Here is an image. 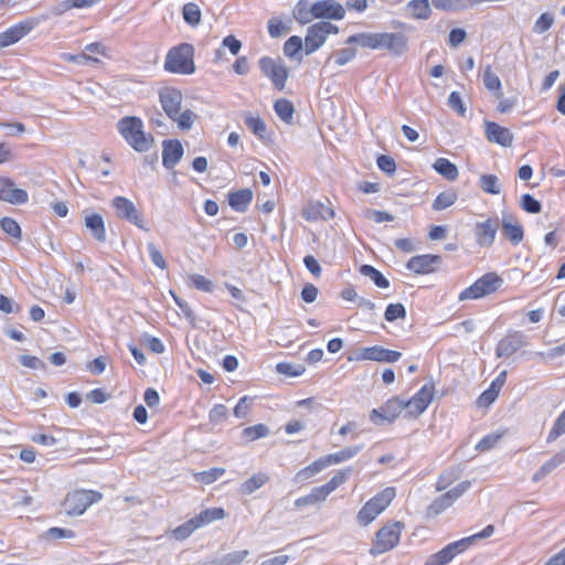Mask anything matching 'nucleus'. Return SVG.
I'll return each mask as SVG.
<instances>
[{
    "instance_id": "1",
    "label": "nucleus",
    "mask_w": 565,
    "mask_h": 565,
    "mask_svg": "<svg viewBox=\"0 0 565 565\" xmlns=\"http://www.w3.org/2000/svg\"><path fill=\"white\" fill-rule=\"evenodd\" d=\"M408 36L403 32H361L350 35L345 44H356L370 50H386L393 56L408 51Z\"/></svg>"
},
{
    "instance_id": "2",
    "label": "nucleus",
    "mask_w": 565,
    "mask_h": 565,
    "mask_svg": "<svg viewBox=\"0 0 565 565\" xmlns=\"http://www.w3.org/2000/svg\"><path fill=\"white\" fill-rule=\"evenodd\" d=\"M117 128L126 142L138 152L148 151L152 143L153 137L146 135L143 124L139 117L127 116L118 120Z\"/></svg>"
},
{
    "instance_id": "3",
    "label": "nucleus",
    "mask_w": 565,
    "mask_h": 565,
    "mask_svg": "<svg viewBox=\"0 0 565 565\" xmlns=\"http://www.w3.org/2000/svg\"><path fill=\"white\" fill-rule=\"evenodd\" d=\"M164 71L172 74L191 75L195 72L194 46L181 43L171 47L164 60Z\"/></svg>"
},
{
    "instance_id": "4",
    "label": "nucleus",
    "mask_w": 565,
    "mask_h": 565,
    "mask_svg": "<svg viewBox=\"0 0 565 565\" xmlns=\"http://www.w3.org/2000/svg\"><path fill=\"white\" fill-rule=\"evenodd\" d=\"M352 471L351 467H345L339 470L327 483L316 487L309 494L298 498L295 501V507L301 508L305 505H313L318 502L324 501L330 493L347 481Z\"/></svg>"
},
{
    "instance_id": "5",
    "label": "nucleus",
    "mask_w": 565,
    "mask_h": 565,
    "mask_svg": "<svg viewBox=\"0 0 565 565\" xmlns=\"http://www.w3.org/2000/svg\"><path fill=\"white\" fill-rule=\"evenodd\" d=\"M395 497V489L393 487L385 488L376 495L371 498L359 511L356 519L363 526L373 522L379 514H381L392 502Z\"/></svg>"
},
{
    "instance_id": "6",
    "label": "nucleus",
    "mask_w": 565,
    "mask_h": 565,
    "mask_svg": "<svg viewBox=\"0 0 565 565\" xmlns=\"http://www.w3.org/2000/svg\"><path fill=\"white\" fill-rule=\"evenodd\" d=\"M103 494L95 490H76L68 493L63 501L67 515H82L88 507L102 500Z\"/></svg>"
},
{
    "instance_id": "7",
    "label": "nucleus",
    "mask_w": 565,
    "mask_h": 565,
    "mask_svg": "<svg viewBox=\"0 0 565 565\" xmlns=\"http://www.w3.org/2000/svg\"><path fill=\"white\" fill-rule=\"evenodd\" d=\"M502 282V278L499 277L495 273L484 274L482 277L477 279L471 286L463 289L459 294L458 299L460 301L480 299L484 296H488L497 291Z\"/></svg>"
},
{
    "instance_id": "8",
    "label": "nucleus",
    "mask_w": 565,
    "mask_h": 565,
    "mask_svg": "<svg viewBox=\"0 0 565 565\" xmlns=\"http://www.w3.org/2000/svg\"><path fill=\"white\" fill-rule=\"evenodd\" d=\"M402 527L401 522L382 526L375 535L370 553L377 556L394 548L399 542Z\"/></svg>"
},
{
    "instance_id": "9",
    "label": "nucleus",
    "mask_w": 565,
    "mask_h": 565,
    "mask_svg": "<svg viewBox=\"0 0 565 565\" xmlns=\"http://www.w3.org/2000/svg\"><path fill=\"white\" fill-rule=\"evenodd\" d=\"M338 26L328 21H320L310 25L305 38V52L307 55L312 54L320 49L329 34H337Z\"/></svg>"
},
{
    "instance_id": "10",
    "label": "nucleus",
    "mask_w": 565,
    "mask_h": 565,
    "mask_svg": "<svg viewBox=\"0 0 565 565\" xmlns=\"http://www.w3.org/2000/svg\"><path fill=\"white\" fill-rule=\"evenodd\" d=\"M262 73L268 77L277 90H282L286 86L289 72L280 58L263 56L258 61Z\"/></svg>"
},
{
    "instance_id": "11",
    "label": "nucleus",
    "mask_w": 565,
    "mask_h": 565,
    "mask_svg": "<svg viewBox=\"0 0 565 565\" xmlns=\"http://www.w3.org/2000/svg\"><path fill=\"white\" fill-rule=\"evenodd\" d=\"M403 409H407L405 399L395 396L386 401L380 408L372 409L370 420L377 426L383 425L385 422L393 423Z\"/></svg>"
},
{
    "instance_id": "12",
    "label": "nucleus",
    "mask_w": 565,
    "mask_h": 565,
    "mask_svg": "<svg viewBox=\"0 0 565 565\" xmlns=\"http://www.w3.org/2000/svg\"><path fill=\"white\" fill-rule=\"evenodd\" d=\"M111 206L116 211V215L119 218L130 222L138 228L148 231V228L145 226L141 213L136 209L132 201L125 196L118 195L113 199Z\"/></svg>"
},
{
    "instance_id": "13",
    "label": "nucleus",
    "mask_w": 565,
    "mask_h": 565,
    "mask_svg": "<svg viewBox=\"0 0 565 565\" xmlns=\"http://www.w3.org/2000/svg\"><path fill=\"white\" fill-rule=\"evenodd\" d=\"M36 25L33 19L20 21L0 33V47H8L28 35Z\"/></svg>"
},
{
    "instance_id": "14",
    "label": "nucleus",
    "mask_w": 565,
    "mask_h": 565,
    "mask_svg": "<svg viewBox=\"0 0 565 565\" xmlns=\"http://www.w3.org/2000/svg\"><path fill=\"white\" fill-rule=\"evenodd\" d=\"M467 542L468 541L458 540L449 543L437 553L429 555L424 565H446L450 563L458 554L467 550Z\"/></svg>"
},
{
    "instance_id": "15",
    "label": "nucleus",
    "mask_w": 565,
    "mask_h": 565,
    "mask_svg": "<svg viewBox=\"0 0 565 565\" xmlns=\"http://www.w3.org/2000/svg\"><path fill=\"white\" fill-rule=\"evenodd\" d=\"M440 264L439 255L423 254L411 257L406 263V268L417 275H426L436 271Z\"/></svg>"
},
{
    "instance_id": "16",
    "label": "nucleus",
    "mask_w": 565,
    "mask_h": 565,
    "mask_svg": "<svg viewBox=\"0 0 565 565\" xmlns=\"http://www.w3.org/2000/svg\"><path fill=\"white\" fill-rule=\"evenodd\" d=\"M499 218H487L483 222L476 223L475 236L476 242L481 247H490L493 245L497 232L499 230Z\"/></svg>"
},
{
    "instance_id": "17",
    "label": "nucleus",
    "mask_w": 565,
    "mask_h": 565,
    "mask_svg": "<svg viewBox=\"0 0 565 565\" xmlns=\"http://www.w3.org/2000/svg\"><path fill=\"white\" fill-rule=\"evenodd\" d=\"M402 356L398 351L385 349L381 345H373L361 349L358 360H369L382 363H394L397 362Z\"/></svg>"
},
{
    "instance_id": "18",
    "label": "nucleus",
    "mask_w": 565,
    "mask_h": 565,
    "mask_svg": "<svg viewBox=\"0 0 565 565\" xmlns=\"http://www.w3.org/2000/svg\"><path fill=\"white\" fill-rule=\"evenodd\" d=\"M312 11L316 19L341 20L345 15L344 7L334 0H319L312 3Z\"/></svg>"
},
{
    "instance_id": "19",
    "label": "nucleus",
    "mask_w": 565,
    "mask_h": 565,
    "mask_svg": "<svg viewBox=\"0 0 565 565\" xmlns=\"http://www.w3.org/2000/svg\"><path fill=\"white\" fill-rule=\"evenodd\" d=\"M29 200L28 192L15 188L10 178L0 177V201L11 204H24Z\"/></svg>"
},
{
    "instance_id": "20",
    "label": "nucleus",
    "mask_w": 565,
    "mask_h": 565,
    "mask_svg": "<svg viewBox=\"0 0 565 565\" xmlns=\"http://www.w3.org/2000/svg\"><path fill=\"white\" fill-rule=\"evenodd\" d=\"M160 104L167 114L172 119L181 110L182 94L179 89L173 87H166L159 92Z\"/></svg>"
},
{
    "instance_id": "21",
    "label": "nucleus",
    "mask_w": 565,
    "mask_h": 565,
    "mask_svg": "<svg viewBox=\"0 0 565 565\" xmlns=\"http://www.w3.org/2000/svg\"><path fill=\"white\" fill-rule=\"evenodd\" d=\"M434 384L424 385L412 398L405 401L412 415L423 414L433 401Z\"/></svg>"
},
{
    "instance_id": "22",
    "label": "nucleus",
    "mask_w": 565,
    "mask_h": 565,
    "mask_svg": "<svg viewBox=\"0 0 565 565\" xmlns=\"http://www.w3.org/2000/svg\"><path fill=\"white\" fill-rule=\"evenodd\" d=\"M525 344V337L521 332H511L499 341L495 354L498 358H509Z\"/></svg>"
},
{
    "instance_id": "23",
    "label": "nucleus",
    "mask_w": 565,
    "mask_h": 565,
    "mask_svg": "<svg viewBox=\"0 0 565 565\" xmlns=\"http://www.w3.org/2000/svg\"><path fill=\"white\" fill-rule=\"evenodd\" d=\"M183 146L178 139H167L162 142V164L167 169H173L182 159Z\"/></svg>"
},
{
    "instance_id": "24",
    "label": "nucleus",
    "mask_w": 565,
    "mask_h": 565,
    "mask_svg": "<svg viewBox=\"0 0 565 565\" xmlns=\"http://www.w3.org/2000/svg\"><path fill=\"white\" fill-rule=\"evenodd\" d=\"M484 134L490 142L498 143L502 147H511L513 143L514 137L510 129L497 122L484 121Z\"/></svg>"
},
{
    "instance_id": "25",
    "label": "nucleus",
    "mask_w": 565,
    "mask_h": 565,
    "mask_svg": "<svg viewBox=\"0 0 565 565\" xmlns=\"http://www.w3.org/2000/svg\"><path fill=\"white\" fill-rule=\"evenodd\" d=\"M501 228L504 237L508 238L514 246L522 242L524 237L523 226L519 223L514 215L503 213L501 220Z\"/></svg>"
},
{
    "instance_id": "26",
    "label": "nucleus",
    "mask_w": 565,
    "mask_h": 565,
    "mask_svg": "<svg viewBox=\"0 0 565 565\" xmlns=\"http://www.w3.org/2000/svg\"><path fill=\"white\" fill-rule=\"evenodd\" d=\"M302 216L309 222L318 220L327 221L334 216V212L328 204L320 201H313L309 202L302 210Z\"/></svg>"
},
{
    "instance_id": "27",
    "label": "nucleus",
    "mask_w": 565,
    "mask_h": 565,
    "mask_svg": "<svg viewBox=\"0 0 565 565\" xmlns=\"http://www.w3.org/2000/svg\"><path fill=\"white\" fill-rule=\"evenodd\" d=\"M84 224L86 228L90 232L92 236L99 243L106 242V228L105 222L100 214L90 213L85 215Z\"/></svg>"
},
{
    "instance_id": "28",
    "label": "nucleus",
    "mask_w": 565,
    "mask_h": 565,
    "mask_svg": "<svg viewBox=\"0 0 565 565\" xmlns=\"http://www.w3.org/2000/svg\"><path fill=\"white\" fill-rule=\"evenodd\" d=\"M253 199V192L249 189H242L228 194V204L236 212H245Z\"/></svg>"
},
{
    "instance_id": "29",
    "label": "nucleus",
    "mask_w": 565,
    "mask_h": 565,
    "mask_svg": "<svg viewBox=\"0 0 565 565\" xmlns=\"http://www.w3.org/2000/svg\"><path fill=\"white\" fill-rule=\"evenodd\" d=\"M362 449L363 445L345 447L338 452L324 456V461L328 466L332 463H340L355 457Z\"/></svg>"
},
{
    "instance_id": "30",
    "label": "nucleus",
    "mask_w": 565,
    "mask_h": 565,
    "mask_svg": "<svg viewBox=\"0 0 565 565\" xmlns=\"http://www.w3.org/2000/svg\"><path fill=\"white\" fill-rule=\"evenodd\" d=\"M433 168L448 181H455L459 174L457 166L446 158H438Z\"/></svg>"
},
{
    "instance_id": "31",
    "label": "nucleus",
    "mask_w": 565,
    "mask_h": 565,
    "mask_svg": "<svg viewBox=\"0 0 565 565\" xmlns=\"http://www.w3.org/2000/svg\"><path fill=\"white\" fill-rule=\"evenodd\" d=\"M269 480V477L265 472H258L253 475L250 478L245 480L241 487L239 492L245 495H249L254 493L256 490L266 484Z\"/></svg>"
},
{
    "instance_id": "32",
    "label": "nucleus",
    "mask_w": 565,
    "mask_h": 565,
    "mask_svg": "<svg viewBox=\"0 0 565 565\" xmlns=\"http://www.w3.org/2000/svg\"><path fill=\"white\" fill-rule=\"evenodd\" d=\"M433 6L443 11L458 12L473 7L472 0H431Z\"/></svg>"
},
{
    "instance_id": "33",
    "label": "nucleus",
    "mask_w": 565,
    "mask_h": 565,
    "mask_svg": "<svg viewBox=\"0 0 565 565\" xmlns=\"http://www.w3.org/2000/svg\"><path fill=\"white\" fill-rule=\"evenodd\" d=\"M407 10L413 19L427 20L431 14L428 0H411Z\"/></svg>"
},
{
    "instance_id": "34",
    "label": "nucleus",
    "mask_w": 565,
    "mask_h": 565,
    "mask_svg": "<svg viewBox=\"0 0 565 565\" xmlns=\"http://www.w3.org/2000/svg\"><path fill=\"white\" fill-rule=\"evenodd\" d=\"M312 4H310L307 0H299L297 4L294 8V18L297 22L300 24H307L311 22L313 19H316V15H313Z\"/></svg>"
},
{
    "instance_id": "35",
    "label": "nucleus",
    "mask_w": 565,
    "mask_h": 565,
    "mask_svg": "<svg viewBox=\"0 0 565 565\" xmlns=\"http://www.w3.org/2000/svg\"><path fill=\"white\" fill-rule=\"evenodd\" d=\"M274 109L281 121L291 124L295 114V107L290 100L286 98L276 100L274 104Z\"/></svg>"
},
{
    "instance_id": "36",
    "label": "nucleus",
    "mask_w": 565,
    "mask_h": 565,
    "mask_svg": "<svg viewBox=\"0 0 565 565\" xmlns=\"http://www.w3.org/2000/svg\"><path fill=\"white\" fill-rule=\"evenodd\" d=\"M224 516L225 511L223 508H211L201 511L194 519L199 527H202L213 521L222 520Z\"/></svg>"
},
{
    "instance_id": "37",
    "label": "nucleus",
    "mask_w": 565,
    "mask_h": 565,
    "mask_svg": "<svg viewBox=\"0 0 565 565\" xmlns=\"http://www.w3.org/2000/svg\"><path fill=\"white\" fill-rule=\"evenodd\" d=\"M359 271L361 275L369 277L379 288L390 287L388 279L385 278L383 274L372 265L364 264L360 267Z\"/></svg>"
},
{
    "instance_id": "38",
    "label": "nucleus",
    "mask_w": 565,
    "mask_h": 565,
    "mask_svg": "<svg viewBox=\"0 0 565 565\" xmlns=\"http://www.w3.org/2000/svg\"><path fill=\"white\" fill-rule=\"evenodd\" d=\"M452 504L446 493L436 498L426 510V518L434 519Z\"/></svg>"
},
{
    "instance_id": "39",
    "label": "nucleus",
    "mask_w": 565,
    "mask_h": 565,
    "mask_svg": "<svg viewBox=\"0 0 565 565\" xmlns=\"http://www.w3.org/2000/svg\"><path fill=\"white\" fill-rule=\"evenodd\" d=\"M457 193L455 191L448 190L440 192L431 204V209L434 211H441L449 206H451L457 201Z\"/></svg>"
},
{
    "instance_id": "40",
    "label": "nucleus",
    "mask_w": 565,
    "mask_h": 565,
    "mask_svg": "<svg viewBox=\"0 0 565 565\" xmlns=\"http://www.w3.org/2000/svg\"><path fill=\"white\" fill-rule=\"evenodd\" d=\"M303 47V43L300 36L292 35L290 36L284 44V54L290 58H296L298 61L301 60V56H298L300 51Z\"/></svg>"
},
{
    "instance_id": "41",
    "label": "nucleus",
    "mask_w": 565,
    "mask_h": 565,
    "mask_svg": "<svg viewBox=\"0 0 565 565\" xmlns=\"http://www.w3.org/2000/svg\"><path fill=\"white\" fill-rule=\"evenodd\" d=\"M269 435V428L265 424H256L249 427H246L242 431V437L246 441H254L259 438L267 437Z\"/></svg>"
},
{
    "instance_id": "42",
    "label": "nucleus",
    "mask_w": 565,
    "mask_h": 565,
    "mask_svg": "<svg viewBox=\"0 0 565 565\" xmlns=\"http://www.w3.org/2000/svg\"><path fill=\"white\" fill-rule=\"evenodd\" d=\"M479 186L489 194H500L501 192L499 179L494 174H482L479 179Z\"/></svg>"
},
{
    "instance_id": "43",
    "label": "nucleus",
    "mask_w": 565,
    "mask_h": 565,
    "mask_svg": "<svg viewBox=\"0 0 565 565\" xmlns=\"http://www.w3.org/2000/svg\"><path fill=\"white\" fill-rule=\"evenodd\" d=\"M483 84L489 90L495 92L498 98L502 97L501 81L498 75L492 72L491 66H488L484 71Z\"/></svg>"
},
{
    "instance_id": "44",
    "label": "nucleus",
    "mask_w": 565,
    "mask_h": 565,
    "mask_svg": "<svg viewBox=\"0 0 565 565\" xmlns=\"http://www.w3.org/2000/svg\"><path fill=\"white\" fill-rule=\"evenodd\" d=\"M182 14L184 21L191 26L198 25L201 21V10L199 6L193 2L183 6Z\"/></svg>"
},
{
    "instance_id": "45",
    "label": "nucleus",
    "mask_w": 565,
    "mask_h": 565,
    "mask_svg": "<svg viewBox=\"0 0 565 565\" xmlns=\"http://www.w3.org/2000/svg\"><path fill=\"white\" fill-rule=\"evenodd\" d=\"M244 124L253 131L255 136L263 139L266 132V124L260 117H254L252 114H246Z\"/></svg>"
},
{
    "instance_id": "46",
    "label": "nucleus",
    "mask_w": 565,
    "mask_h": 565,
    "mask_svg": "<svg viewBox=\"0 0 565 565\" xmlns=\"http://www.w3.org/2000/svg\"><path fill=\"white\" fill-rule=\"evenodd\" d=\"M198 118L196 114L190 109L179 111L178 115L171 120L175 121L178 128L181 130H190Z\"/></svg>"
},
{
    "instance_id": "47",
    "label": "nucleus",
    "mask_w": 565,
    "mask_h": 565,
    "mask_svg": "<svg viewBox=\"0 0 565 565\" xmlns=\"http://www.w3.org/2000/svg\"><path fill=\"white\" fill-rule=\"evenodd\" d=\"M0 226H1L2 231L4 233H7L8 235H10L11 237L21 239L22 231H21L19 223L14 218H12L10 216L2 217L0 220Z\"/></svg>"
},
{
    "instance_id": "48",
    "label": "nucleus",
    "mask_w": 565,
    "mask_h": 565,
    "mask_svg": "<svg viewBox=\"0 0 565 565\" xmlns=\"http://www.w3.org/2000/svg\"><path fill=\"white\" fill-rule=\"evenodd\" d=\"M224 473V468L214 467L209 470L198 472L195 475V480L204 484H211L221 478Z\"/></svg>"
},
{
    "instance_id": "49",
    "label": "nucleus",
    "mask_w": 565,
    "mask_h": 565,
    "mask_svg": "<svg viewBox=\"0 0 565 565\" xmlns=\"http://www.w3.org/2000/svg\"><path fill=\"white\" fill-rule=\"evenodd\" d=\"M188 280L192 287L204 292H212L214 285L212 280L205 278L199 274H191L188 276Z\"/></svg>"
},
{
    "instance_id": "50",
    "label": "nucleus",
    "mask_w": 565,
    "mask_h": 565,
    "mask_svg": "<svg viewBox=\"0 0 565 565\" xmlns=\"http://www.w3.org/2000/svg\"><path fill=\"white\" fill-rule=\"evenodd\" d=\"M196 529H199V525L195 522V519L192 518L191 520H188L183 524L175 527L173 530V536L177 540L182 541L188 539Z\"/></svg>"
},
{
    "instance_id": "51",
    "label": "nucleus",
    "mask_w": 565,
    "mask_h": 565,
    "mask_svg": "<svg viewBox=\"0 0 565 565\" xmlns=\"http://www.w3.org/2000/svg\"><path fill=\"white\" fill-rule=\"evenodd\" d=\"M459 478V470L457 468H451L441 472L436 482V490L443 491L449 484H451L456 479Z\"/></svg>"
},
{
    "instance_id": "52",
    "label": "nucleus",
    "mask_w": 565,
    "mask_h": 565,
    "mask_svg": "<svg viewBox=\"0 0 565 565\" xmlns=\"http://www.w3.org/2000/svg\"><path fill=\"white\" fill-rule=\"evenodd\" d=\"M520 206L523 211L531 213V214H537L542 210V204L540 201H537L533 195L525 193L520 199Z\"/></svg>"
},
{
    "instance_id": "53",
    "label": "nucleus",
    "mask_w": 565,
    "mask_h": 565,
    "mask_svg": "<svg viewBox=\"0 0 565 565\" xmlns=\"http://www.w3.org/2000/svg\"><path fill=\"white\" fill-rule=\"evenodd\" d=\"M406 317V309L403 303H390L384 312V318L388 322Z\"/></svg>"
},
{
    "instance_id": "54",
    "label": "nucleus",
    "mask_w": 565,
    "mask_h": 565,
    "mask_svg": "<svg viewBox=\"0 0 565 565\" xmlns=\"http://www.w3.org/2000/svg\"><path fill=\"white\" fill-rule=\"evenodd\" d=\"M248 554L249 552L247 550L227 553L218 558L220 565H239Z\"/></svg>"
},
{
    "instance_id": "55",
    "label": "nucleus",
    "mask_w": 565,
    "mask_h": 565,
    "mask_svg": "<svg viewBox=\"0 0 565 565\" xmlns=\"http://www.w3.org/2000/svg\"><path fill=\"white\" fill-rule=\"evenodd\" d=\"M563 462H565V447L553 455L547 461H545L540 468L542 472L546 475L551 473L554 469L559 467Z\"/></svg>"
},
{
    "instance_id": "56",
    "label": "nucleus",
    "mask_w": 565,
    "mask_h": 565,
    "mask_svg": "<svg viewBox=\"0 0 565 565\" xmlns=\"http://www.w3.org/2000/svg\"><path fill=\"white\" fill-rule=\"evenodd\" d=\"M565 434V411L556 418L552 429L548 433L547 443L555 441L559 436Z\"/></svg>"
},
{
    "instance_id": "57",
    "label": "nucleus",
    "mask_w": 565,
    "mask_h": 565,
    "mask_svg": "<svg viewBox=\"0 0 565 565\" xmlns=\"http://www.w3.org/2000/svg\"><path fill=\"white\" fill-rule=\"evenodd\" d=\"M447 105L455 110L459 116H466V106L458 92H451L448 96Z\"/></svg>"
},
{
    "instance_id": "58",
    "label": "nucleus",
    "mask_w": 565,
    "mask_h": 565,
    "mask_svg": "<svg viewBox=\"0 0 565 565\" xmlns=\"http://www.w3.org/2000/svg\"><path fill=\"white\" fill-rule=\"evenodd\" d=\"M276 371L279 374H284L287 376H299L305 372V367L301 365H294L288 362H280L276 365Z\"/></svg>"
},
{
    "instance_id": "59",
    "label": "nucleus",
    "mask_w": 565,
    "mask_h": 565,
    "mask_svg": "<svg viewBox=\"0 0 565 565\" xmlns=\"http://www.w3.org/2000/svg\"><path fill=\"white\" fill-rule=\"evenodd\" d=\"M553 22V15L551 13L544 12L536 19L533 30L534 32L542 34L551 29Z\"/></svg>"
},
{
    "instance_id": "60",
    "label": "nucleus",
    "mask_w": 565,
    "mask_h": 565,
    "mask_svg": "<svg viewBox=\"0 0 565 565\" xmlns=\"http://www.w3.org/2000/svg\"><path fill=\"white\" fill-rule=\"evenodd\" d=\"M355 56H356V50L353 47L341 49L340 51L335 52L333 55L334 63L339 66H343V65L348 64Z\"/></svg>"
},
{
    "instance_id": "61",
    "label": "nucleus",
    "mask_w": 565,
    "mask_h": 565,
    "mask_svg": "<svg viewBox=\"0 0 565 565\" xmlns=\"http://www.w3.org/2000/svg\"><path fill=\"white\" fill-rule=\"evenodd\" d=\"M377 167L381 171L388 175H393L396 171L395 160L391 156L381 154L376 159Z\"/></svg>"
},
{
    "instance_id": "62",
    "label": "nucleus",
    "mask_w": 565,
    "mask_h": 565,
    "mask_svg": "<svg viewBox=\"0 0 565 565\" xmlns=\"http://www.w3.org/2000/svg\"><path fill=\"white\" fill-rule=\"evenodd\" d=\"M147 249H148L149 257H150L152 264L160 269H166L167 263H166L160 249L153 243H148Z\"/></svg>"
},
{
    "instance_id": "63",
    "label": "nucleus",
    "mask_w": 565,
    "mask_h": 565,
    "mask_svg": "<svg viewBox=\"0 0 565 565\" xmlns=\"http://www.w3.org/2000/svg\"><path fill=\"white\" fill-rule=\"evenodd\" d=\"M502 438V434H489L484 436L477 445L476 449L479 451H487L492 449L499 440Z\"/></svg>"
},
{
    "instance_id": "64",
    "label": "nucleus",
    "mask_w": 565,
    "mask_h": 565,
    "mask_svg": "<svg viewBox=\"0 0 565 565\" xmlns=\"http://www.w3.org/2000/svg\"><path fill=\"white\" fill-rule=\"evenodd\" d=\"M227 416V408L223 404H216L209 413V419L212 424L222 423Z\"/></svg>"
}]
</instances>
